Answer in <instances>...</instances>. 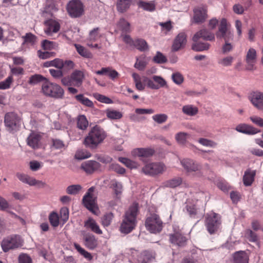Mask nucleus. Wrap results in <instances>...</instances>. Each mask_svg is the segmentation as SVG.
I'll use <instances>...</instances> for the list:
<instances>
[{
	"label": "nucleus",
	"instance_id": "f257e3e1",
	"mask_svg": "<svg viewBox=\"0 0 263 263\" xmlns=\"http://www.w3.org/2000/svg\"><path fill=\"white\" fill-rule=\"evenodd\" d=\"M107 137V134L101 127L96 125L91 128L85 138L83 144L90 148H96L103 142Z\"/></svg>",
	"mask_w": 263,
	"mask_h": 263
},
{
	"label": "nucleus",
	"instance_id": "f03ea898",
	"mask_svg": "<svg viewBox=\"0 0 263 263\" xmlns=\"http://www.w3.org/2000/svg\"><path fill=\"white\" fill-rule=\"evenodd\" d=\"M138 209L133 205L129 208L125 213L124 219L120 226V231L122 233L128 234L134 230L136 227Z\"/></svg>",
	"mask_w": 263,
	"mask_h": 263
},
{
	"label": "nucleus",
	"instance_id": "7ed1b4c3",
	"mask_svg": "<svg viewBox=\"0 0 263 263\" xmlns=\"http://www.w3.org/2000/svg\"><path fill=\"white\" fill-rule=\"evenodd\" d=\"M202 39L206 41H213L215 39L214 34L206 29H202L197 32L193 37V41L195 42L192 45L194 50L200 51L208 50L210 44L206 43H200L199 40Z\"/></svg>",
	"mask_w": 263,
	"mask_h": 263
},
{
	"label": "nucleus",
	"instance_id": "20e7f679",
	"mask_svg": "<svg viewBox=\"0 0 263 263\" xmlns=\"http://www.w3.org/2000/svg\"><path fill=\"white\" fill-rule=\"evenodd\" d=\"M163 222L160 216L156 214H150L145 219V226L147 231L151 233H160L163 227Z\"/></svg>",
	"mask_w": 263,
	"mask_h": 263
},
{
	"label": "nucleus",
	"instance_id": "39448f33",
	"mask_svg": "<svg viewBox=\"0 0 263 263\" xmlns=\"http://www.w3.org/2000/svg\"><path fill=\"white\" fill-rule=\"evenodd\" d=\"M42 89L45 95L55 99L62 98L64 94V91L60 86L49 81L43 84Z\"/></svg>",
	"mask_w": 263,
	"mask_h": 263
},
{
	"label": "nucleus",
	"instance_id": "423d86ee",
	"mask_svg": "<svg viewBox=\"0 0 263 263\" xmlns=\"http://www.w3.org/2000/svg\"><path fill=\"white\" fill-rule=\"evenodd\" d=\"M4 123L7 130L10 133H14L19 130L21 125V119L16 113L10 112L5 115Z\"/></svg>",
	"mask_w": 263,
	"mask_h": 263
},
{
	"label": "nucleus",
	"instance_id": "0eeeda50",
	"mask_svg": "<svg viewBox=\"0 0 263 263\" xmlns=\"http://www.w3.org/2000/svg\"><path fill=\"white\" fill-rule=\"evenodd\" d=\"M23 240L17 235H13L3 239L1 242V247L4 252H7L10 250H14L22 247Z\"/></svg>",
	"mask_w": 263,
	"mask_h": 263
},
{
	"label": "nucleus",
	"instance_id": "6e6552de",
	"mask_svg": "<svg viewBox=\"0 0 263 263\" xmlns=\"http://www.w3.org/2000/svg\"><path fill=\"white\" fill-rule=\"evenodd\" d=\"M205 225L210 234L215 233L221 225L220 215L213 212L208 213L205 217Z\"/></svg>",
	"mask_w": 263,
	"mask_h": 263
},
{
	"label": "nucleus",
	"instance_id": "1a4fd4ad",
	"mask_svg": "<svg viewBox=\"0 0 263 263\" xmlns=\"http://www.w3.org/2000/svg\"><path fill=\"white\" fill-rule=\"evenodd\" d=\"M166 170L165 165L161 162H153L145 164L142 172L146 175L155 176L163 174Z\"/></svg>",
	"mask_w": 263,
	"mask_h": 263
},
{
	"label": "nucleus",
	"instance_id": "9d476101",
	"mask_svg": "<svg viewBox=\"0 0 263 263\" xmlns=\"http://www.w3.org/2000/svg\"><path fill=\"white\" fill-rule=\"evenodd\" d=\"M219 39H223L225 42H230L233 40V33L228 28L226 19L222 18L220 23L218 30L216 33Z\"/></svg>",
	"mask_w": 263,
	"mask_h": 263
},
{
	"label": "nucleus",
	"instance_id": "9b49d317",
	"mask_svg": "<svg viewBox=\"0 0 263 263\" xmlns=\"http://www.w3.org/2000/svg\"><path fill=\"white\" fill-rule=\"evenodd\" d=\"M95 189L93 186L90 187L84 196L82 201L86 208L92 213L97 214L96 211L98 208L96 206V197L93 194Z\"/></svg>",
	"mask_w": 263,
	"mask_h": 263
},
{
	"label": "nucleus",
	"instance_id": "f8f14e48",
	"mask_svg": "<svg viewBox=\"0 0 263 263\" xmlns=\"http://www.w3.org/2000/svg\"><path fill=\"white\" fill-rule=\"evenodd\" d=\"M67 10L72 17H80L84 12L83 5L79 0H72L69 2L67 6Z\"/></svg>",
	"mask_w": 263,
	"mask_h": 263
},
{
	"label": "nucleus",
	"instance_id": "ddd939ff",
	"mask_svg": "<svg viewBox=\"0 0 263 263\" xmlns=\"http://www.w3.org/2000/svg\"><path fill=\"white\" fill-rule=\"evenodd\" d=\"M180 163L184 169L188 173H200L202 169L201 164L191 159H183L180 161Z\"/></svg>",
	"mask_w": 263,
	"mask_h": 263
},
{
	"label": "nucleus",
	"instance_id": "4468645a",
	"mask_svg": "<svg viewBox=\"0 0 263 263\" xmlns=\"http://www.w3.org/2000/svg\"><path fill=\"white\" fill-rule=\"evenodd\" d=\"M16 177L23 183L27 184L30 186H37L40 187H44L46 185L45 182L36 180L34 177L27 174L18 173L16 174Z\"/></svg>",
	"mask_w": 263,
	"mask_h": 263
},
{
	"label": "nucleus",
	"instance_id": "2eb2a0df",
	"mask_svg": "<svg viewBox=\"0 0 263 263\" xmlns=\"http://www.w3.org/2000/svg\"><path fill=\"white\" fill-rule=\"evenodd\" d=\"M152 79L145 78V80L147 81V87L152 89H159L167 85L166 81L160 76H154Z\"/></svg>",
	"mask_w": 263,
	"mask_h": 263
},
{
	"label": "nucleus",
	"instance_id": "dca6fc26",
	"mask_svg": "<svg viewBox=\"0 0 263 263\" xmlns=\"http://www.w3.org/2000/svg\"><path fill=\"white\" fill-rule=\"evenodd\" d=\"M257 60V52L255 49L250 48L247 52L246 62L247 63L246 69L248 70H254L256 67L255 65Z\"/></svg>",
	"mask_w": 263,
	"mask_h": 263
},
{
	"label": "nucleus",
	"instance_id": "f3484780",
	"mask_svg": "<svg viewBox=\"0 0 263 263\" xmlns=\"http://www.w3.org/2000/svg\"><path fill=\"white\" fill-rule=\"evenodd\" d=\"M44 25V32L48 36L58 32L60 29V25L59 22L52 19H49L45 21Z\"/></svg>",
	"mask_w": 263,
	"mask_h": 263
},
{
	"label": "nucleus",
	"instance_id": "a211bd4d",
	"mask_svg": "<svg viewBox=\"0 0 263 263\" xmlns=\"http://www.w3.org/2000/svg\"><path fill=\"white\" fill-rule=\"evenodd\" d=\"M100 164L96 161H86L82 163L81 168L87 174H91L97 171Z\"/></svg>",
	"mask_w": 263,
	"mask_h": 263
},
{
	"label": "nucleus",
	"instance_id": "6ab92c4d",
	"mask_svg": "<svg viewBox=\"0 0 263 263\" xmlns=\"http://www.w3.org/2000/svg\"><path fill=\"white\" fill-rule=\"evenodd\" d=\"M193 20L195 23L203 22L207 18L206 10L204 7H197L194 10Z\"/></svg>",
	"mask_w": 263,
	"mask_h": 263
},
{
	"label": "nucleus",
	"instance_id": "aec40b11",
	"mask_svg": "<svg viewBox=\"0 0 263 263\" xmlns=\"http://www.w3.org/2000/svg\"><path fill=\"white\" fill-rule=\"evenodd\" d=\"M250 101L252 104L258 109L263 110V92L260 91L253 92L251 95Z\"/></svg>",
	"mask_w": 263,
	"mask_h": 263
},
{
	"label": "nucleus",
	"instance_id": "412c9836",
	"mask_svg": "<svg viewBox=\"0 0 263 263\" xmlns=\"http://www.w3.org/2000/svg\"><path fill=\"white\" fill-rule=\"evenodd\" d=\"M132 77L135 84V87L139 91H143L146 85L147 86V81L145 78H148L146 76H140L139 74L134 72L132 73Z\"/></svg>",
	"mask_w": 263,
	"mask_h": 263
},
{
	"label": "nucleus",
	"instance_id": "4be33fe9",
	"mask_svg": "<svg viewBox=\"0 0 263 263\" xmlns=\"http://www.w3.org/2000/svg\"><path fill=\"white\" fill-rule=\"evenodd\" d=\"M186 43V36L183 32L180 33L174 40L172 45V50L177 51L183 48Z\"/></svg>",
	"mask_w": 263,
	"mask_h": 263
},
{
	"label": "nucleus",
	"instance_id": "5701e85b",
	"mask_svg": "<svg viewBox=\"0 0 263 263\" xmlns=\"http://www.w3.org/2000/svg\"><path fill=\"white\" fill-rule=\"evenodd\" d=\"M235 130L239 133L249 135H255L259 132L257 128L245 123H240L237 125L235 127Z\"/></svg>",
	"mask_w": 263,
	"mask_h": 263
},
{
	"label": "nucleus",
	"instance_id": "b1692460",
	"mask_svg": "<svg viewBox=\"0 0 263 263\" xmlns=\"http://www.w3.org/2000/svg\"><path fill=\"white\" fill-rule=\"evenodd\" d=\"M170 241L174 245L183 247L185 245L186 238L180 232H177L170 235Z\"/></svg>",
	"mask_w": 263,
	"mask_h": 263
},
{
	"label": "nucleus",
	"instance_id": "393cba45",
	"mask_svg": "<svg viewBox=\"0 0 263 263\" xmlns=\"http://www.w3.org/2000/svg\"><path fill=\"white\" fill-rule=\"evenodd\" d=\"M84 227L97 234H102L103 233L99 224L92 218H89L84 222Z\"/></svg>",
	"mask_w": 263,
	"mask_h": 263
},
{
	"label": "nucleus",
	"instance_id": "a878e982",
	"mask_svg": "<svg viewBox=\"0 0 263 263\" xmlns=\"http://www.w3.org/2000/svg\"><path fill=\"white\" fill-rule=\"evenodd\" d=\"M132 155L139 157H148L154 154V151L150 148H138L134 149L132 152Z\"/></svg>",
	"mask_w": 263,
	"mask_h": 263
},
{
	"label": "nucleus",
	"instance_id": "bb28decb",
	"mask_svg": "<svg viewBox=\"0 0 263 263\" xmlns=\"http://www.w3.org/2000/svg\"><path fill=\"white\" fill-rule=\"evenodd\" d=\"M154 257L152 252L145 251L137 256V258H134L133 260L137 263H149Z\"/></svg>",
	"mask_w": 263,
	"mask_h": 263
},
{
	"label": "nucleus",
	"instance_id": "cd10ccee",
	"mask_svg": "<svg viewBox=\"0 0 263 263\" xmlns=\"http://www.w3.org/2000/svg\"><path fill=\"white\" fill-rule=\"evenodd\" d=\"M73 86L79 87L81 86L84 78L83 72L81 70H75L70 75Z\"/></svg>",
	"mask_w": 263,
	"mask_h": 263
},
{
	"label": "nucleus",
	"instance_id": "c85d7f7f",
	"mask_svg": "<svg viewBox=\"0 0 263 263\" xmlns=\"http://www.w3.org/2000/svg\"><path fill=\"white\" fill-rule=\"evenodd\" d=\"M249 256L243 251L235 252L233 255V260L227 263H248Z\"/></svg>",
	"mask_w": 263,
	"mask_h": 263
},
{
	"label": "nucleus",
	"instance_id": "c756f323",
	"mask_svg": "<svg viewBox=\"0 0 263 263\" xmlns=\"http://www.w3.org/2000/svg\"><path fill=\"white\" fill-rule=\"evenodd\" d=\"M96 73L98 75L108 76L112 80L116 79L119 76V73L109 67L102 68L101 70L96 71Z\"/></svg>",
	"mask_w": 263,
	"mask_h": 263
},
{
	"label": "nucleus",
	"instance_id": "7c9ffc66",
	"mask_svg": "<svg viewBox=\"0 0 263 263\" xmlns=\"http://www.w3.org/2000/svg\"><path fill=\"white\" fill-rule=\"evenodd\" d=\"M133 0H117L116 9L120 13L127 11L132 5Z\"/></svg>",
	"mask_w": 263,
	"mask_h": 263
},
{
	"label": "nucleus",
	"instance_id": "2f4dec72",
	"mask_svg": "<svg viewBox=\"0 0 263 263\" xmlns=\"http://www.w3.org/2000/svg\"><path fill=\"white\" fill-rule=\"evenodd\" d=\"M84 240L85 246L90 250H93L97 246V239L92 234L86 235L84 237Z\"/></svg>",
	"mask_w": 263,
	"mask_h": 263
},
{
	"label": "nucleus",
	"instance_id": "473e14b6",
	"mask_svg": "<svg viewBox=\"0 0 263 263\" xmlns=\"http://www.w3.org/2000/svg\"><path fill=\"white\" fill-rule=\"evenodd\" d=\"M40 140L41 136L39 134L32 133L28 137L27 143L32 148H37Z\"/></svg>",
	"mask_w": 263,
	"mask_h": 263
},
{
	"label": "nucleus",
	"instance_id": "72a5a7b5",
	"mask_svg": "<svg viewBox=\"0 0 263 263\" xmlns=\"http://www.w3.org/2000/svg\"><path fill=\"white\" fill-rule=\"evenodd\" d=\"M255 174V171L251 170H248L245 172L243 177V181L246 186H250L252 184L254 180Z\"/></svg>",
	"mask_w": 263,
	"mask_h": 263
},
{
	"label": "nucleus",
	"instance_id": "f704fd0d",
	"mask_svg": "<svg viewBox=\"0 0 263 263\" xmlns=\"http://www.w3.org/2000/svg\"><path fill=\"white\" fill-rule=\"evenodd\" d=\"M182 183V178L180 177H174L163 183V186L166 187L175 188L179 186Z\"/></svg>",
	"mask_w": 263,
	"mask_h": 263
},
{
	"label": "nucleus",
	"instance_id": "c9c22d12",
	"mask_svg": "<svg viewBox=\"0 0 263 263\" xmlns=\"http://www.w3.org/2000/svg\"><path fill=\"white\" fill-rule=\"evenodd\" d=\"M133 47H135L140 51H146L149 49V46L147 42L142 39L135 40Z\"/></svg>",
	"mask_w": 263,
	"mask_h": 263
},
{
	"label": "nucleus",
	"instance_id": "e433bc0d",
	"mask_svg": "<svg viewBox=\"0 0 263 263\" xmlns=\"http://www.w3.org/2000/svg\"><path fill=\"white\" fill-rule=\"evenodd\" d=\"M148 63V61L144 55H141L136 59V62L134 67L139 70H143L145 69Z\"/></svg>",
	"mask_w": 263,
	"mask_h": 263
},
{
	"label": "nucleus",
	"instance_id": "4c0bfd02",
	"mask_svg": "<svg viewBox=\"0 0 263 263\" xmlns=\"http://www.w3.org/2000/svg\"><path fill=\"white\" fill-rule=\"evenodd\" d=\"M106 117L111 120H119L122 117L123 115L120 111L108 108L105 110Z\"/></svg>",
	"mask_w": 263,
	"mask_h": 263
},
{
	"label": "nucleus",
	"instance_id": "58836bf2",
	"mask_svg": "<svg viewBox=\"0 0 263 263\" xmlns=\"http://www.w3.org/2000/svg\"><path fill=\"white\" fill-rule=\"evenodd\" d=\"M75 98L79 103L88 107L92 108L94 106L93 102L88 98L85 97L83 94H79L75 96Z\"/></svg>",
	"mask_w": 263,
	"mask_h": 263
},
{
	"label": "nucleus",
	"instance_id": "ea45409f",
	"mask_svg": "<svg viewBox=\"0 0 263 263\" xmlns=\"http://www.w3.org/2000/svg\"><path fill=\"white\" fill-rule=\"evenodd\" d=\"M138 5L139 7L146 11H153L156 8V4L154 1L146 2L142 1H139Z\"/></svg>",
	"mask_w": 263,
	"mask_h": 263
},
{
	"label": "nucleus",
	"instance_id": "a19ab883",
	"mask_svg": "<svg viewBox=\"0 0 263 263\" xmlns=\"http://www.w3.org/2000/svg\"><path fill=\"white\" fill-rule=\"evenodd\" d=\"M74 46L76 48L77 52L82 57H84L85 58H92L91 53L84 47L81 46V45L77 44H74Z\"/></svg>",
	"mask_w": 263,
	"mask_h": 263
},
{
	"label": "nucleus",
	"instance_id": "79ce46f5",
	"mask_svg": "<svg viewBox=\"0 0 263 263\" xmlns=\"http://www.w3.org/2000/svg\"><path fill=\"white\" fill-rule=\"evenodd\" d=\"M111 187L114 191L117 196L121 195L123 191L122 184L116 180H112L111 181Z\"/></svg>",
	"mask_w": 263,
	"mask_h": 263
},
{
	"label": "nucleus",
	"instance_id": "37998d69",
	"mask_svg": "<svg viewBox=\"0 0 263 263\" xmlns=\"http://www.w3.org/2000/svg\"><path fill=\"white\" fill-rule=\"evenodd\" d=\"M189 137V134L185 132L177 133L175 136V138L177 142L179 144L182 145L186 143Z\"/></svg>",
	"mask_w": 263,
	"mask_h": 263
},
{
	"label": "nucleus",
	"instance_id": "c03bdc74",
	"mask_svg": "<svg viewBox=\"0 0 263 263\" xmlns=\"http://www.w3.org/2000/svg\"><path fill=\"white\" fill-rule=\"evenodd\" d=\"M114 217V215L111 212L105 214L101 218V224L104 227H108L110 225Z\"/></svg>",
	"mask_w": 263,
	"mask_h": 263
},
{
	"label": "nucleus",
	"instance_id": "a18cd8bd",
	"mask_svg": "<svg viewBox=\"0 0 263 263\" xmlns=\"http://www.w3.org/2000/svg\"><path fill=\"white\" fill-rule=\"evenodd\" d=\"M118 25L123 33H128L131 31L129 23L124 18H121L118 23Z\"/></svg>",
	"mask_w": 263,
	"mask_h": 263
},
{
	"label": "nucleus",
	"instance_id": "49530a36",
	"mask_svg": "<svg viewBox=\"0 0 263 263\" xmlns=\"http://www.w3.org/2000/svg\"><path fill=\"white\" fill-rule=\"evenodd\" d=\"M183 112L188 116H193L198 112V108L191 105L183 106L182 107Z\"/></svg>",
	"mask_w": 263,
	"mask_h": 263
},
{
	"label": "nucleus",
	"instance_id": "de8ad7c7",
	"mask_svg": "<svg viewBox=\"0 0 263 263\" xmlns=\"http://www.w3.org/2000/svg\"><path fill=\"white\" fill-rule=\"evenodd\" d=\"M88 125V122L84 115H80L78 117L77 126L82 130H85Z\"/></svg>",
	"mask_w": 263,
	"mask_h": 263
},
{
	"label": "nucleus",
	"instance_id": "09e8293b",
	"mask_svg": "<svg viewBox=\"0 0 263 263\" xmlns=\"http://www.w3.org/2000/svg\"><path fill=\"white\" fill-rule=\"evenodd\" d=\"M118 160L124 164L126 167L131 169L136 168L138 166V164L137 162L126 158L119 157Z\"/></svg>",
	"mask_w": 263,
	"mask_h": 263
},
{
	"label": "nucleus",
	"instance_id": "8fccbe9b",
	"mask_svg": "<svg viewBox=\"0 0 263 263\" xmlns=\"http://www.w3.org/2000/svg\"><path fill=\"white\" fill-rule=\"evenodd\" d=\"M198 141L202 145L206 147L215 148L217 145V143L215 141L206 138H199Z\"/></svg>",
	"mask_w": 263,
	"mask_h": 263
},
{
	"label": "nucleus",
	"instance_id": "3c124183",
	"mask_svg": "<svg viewBox=\"0 0 263 263\" xmlns=\"http://www.w3.org/2000/svg\"><path fill=\"white\" fill-rule=\"evenodd\" d=\"M74 248L79 252L82 255H83L85 258L88 260H90L92 259L91 254L88 252L86 251L85 249L82 248L79 244L74 243Z\"/></svg>",
	"mask_w": 263,
	"mask_h": 263
},
{
	"label": "nucleus",
	"instance_id": "603ef678",
	"mask_svg": "<svg viewBox=\"0 0 263 263\" xmlns=\"http://www.w3.org/2000/svg\"><path fill=\"white\" fill-rule=\"evenodd\" d=\"M234 61V58L232 56H227L220 59L218 63L224 67H229L232 65Z\"/></svg>",
	"mask_w": 263,
	"mask_h": 263
},
{
	"label": "nucleus",
	"instance_id": "864d4df0",
	"mask_svg": "<svg viewBox=\"0 0 263 263\" xmlns=\"http://www.w3.org/2000/svg\"><path fill=\"white\" fill-rule=\"evenodd\" d=\"M217 186L224 193H228L231 189V186L225 180H218L216 183Z\"/></svg>",
	"mask_w": 263,
	"mask_h": 263
},
{
	"label": "nucleus",
	"instance_id": "5fc2aeb1",
	"mask_svg": "<svg viewBox=\"0 0 263 263\" xmlns=\"http://www.w3.org/2000/svg\"><path fill=\"white\" fill-rule=\"evenodd\" d=\"M13 82V77L12 76L8 77L4 81L0 82V89H9Z\"/></svg>",
	"mask_w": 263,
	"mask_h": 263
},
{
	"label": "nucleus",
	"instance_id": "6e6d98bb",
	"mask_svg": "<svg viewBox=\"0 0 263 263\" xmlns=\"http://www.w3.org/2000/svg\"><path fill=\"white\" fill-rule=\"evenodd\" d=\"M152 119L158 124H162L166 121L168 116L165 114H156L152 117Z\"/></svg>",
	"mask_w": 263,
	"mask_h": 263
},
{
	"label": "nucleus",
	"instance_id": "4d7b16f0",
	"mask_svg": "<svg viewBox=\"0 0 263 263\" xmlns=\"http://www.w3.org/2000/svg\"><path fill=\"white\" fill-rule=\"evenodd\" d=\"M82 189V186L79 184H73L68 186L66 189V192L68 194L76 195Z\"/></svg>",
	"mask_w": 263,
	"mask_h": 263
},
{
	"label": "nucleus",
	"instance_id": "13d9d810",
	"mask_svg": "<svg viewBox=\"0 0 263 263\" xmlns=\"http://www.w3.org/2000/svg\"><path fill=\"white\" fill-rule=\"evenodd\" d=\"M93 96L96 100L101 103L105 104H111L113 103V101L110 98L103 95L96 93L93 95Z\"/></svg>",
	"mask_w": 263,
	"mask_h": 263
},
{
	"label": "nucleus",
	"instance_id": "bf43d9fd",
	"mask_svg": "<svg viewBox=\"0 0 263 263\" xmlns=\"http://www.w3.org/2000/svg\"><path fill=\"white\" fill-rule=\"evenodd\" d=\"M49 220L50 224L53 227H57L59 224V217L58 214L55 212H52L49 216Z\"/></svg>",
	"mask_w": 263,
	"mask_h": 263
},
{
	"label": "nucleus",
	"instance_id": "052dcab7",
	"mask_svg": "<svg viewBox=\"0 0 263 263\" xmlns=\"http://www.w3.org/2000/svg\"><path fill=\"white\" fill-rule=\"evenodd\" d=\"M45 79L41 74H34L30 77L28 83L30 85H35L38 83L43 81Z\"/></svg>",
	"mask_w": 263,
	"mask_h": 263
},
{
	"label": "nucleus",
	"instance_id": "680f3d73",
	"mask_svg": "<svg viewBox=\"0 0 263 263\" xmlns=\"http://www.w3.org/2000/svg\"><path fill=\"white\" fill-rule=\"evenodd\" d=\"M90 156V153L85 150L78 151L75 154V158L79 160L86 159Z\"/></svg>",
	"mask_w": 263,
	"mask_h": 263
},
{
	"label": "nucleus",
	"instance_id": "e2e57ef3",
	"mask_svg": "<svg viewBox=\"0 0 263 263\" xmlns=\"http://www.w3.org/2000/svg\"><path fill=\"white\" fill-rule=\"evenodd\" d=\"M55 46V43L47 40H44L42 43V47L44 50H51L54 49Z\"/></svg>",
	"mask_w": 263,
	"mask_h": 263
},
{
	"label": "nucleus",
	"instance_id": "0e129e2a",
	"mask_svg": "<svg viewBox=\"0 0 263 263\" xmlns=\"http://www.w3.org/2000/svg\"><path fill=\"white\" fill-rule=\"evenodd\" d=\"M110 170L114 171L119 174H124L125 173V169L116 163H112L109 166Z\"/></svg>",
	"mask_w": 263,
	"mask_h": 263
},
{
	"label": "nucleus",
	"instance_id": "69168bd1",
	"mask_svg": "<svg viewBox=\"0 0 263 263\" xmlns=\"http://www.w3.org/2000/svg\"><path fill=\"white\" fill-rule=\"evenodd\" d=\"M24 39V43H29L33 45L36 42V36L31 33H27L23 37Z\"/></svg>",
	"mask_w": 263,
	"mask_h": 263
},
{
	"label": "nucleus",
	"instance_id": "338daca9",
	"mask_svg": "<svg viewBox=\"0 0 263 263\" xmlns=\"http://www.w3.org/2000/svg\"><path fill=\"white\" fill-rule=\"evenodd\" d=\"M250 120L256 125L263 127V119L257 116H252L250 117Z\"/></svg>",
	"mask_w": 263,
	"mask_h": 263
},
{
	"label": "nucleus",
	"instance_id": "774afa93",
	"mask_svg": "<svg viewBox=\"0 0 263 263\" xmlns=\"http://www.w3.org/2000/svg\"><path fill=\"white\" fill-rule=\"evenodd\" d=\"M18 263H32V259L27 254L22 253L18 256Z\"/></svg>",
	"mask_w": 263,
	"mask_h": 263
}]
</instances>
